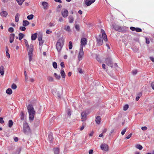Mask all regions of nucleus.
Here are the masks:
<instances>
[{
	"instance_id": "22",
	"label": "nucleus",
	"mask_w": 154,
	"mask_h": 154,
	"mask_svg": "<svg viewBox=\"0 0 154 154\" xmlns=\"http://www.w3.org/2000/svg\"><path fill=\"white\" fill-rule=\"evenodd\" d=\"M20 16V14L18 13H17L15 17V21L16 22H17L19 21Z\"/></svg>"
},
{
	"instance_id": "57",
	"label": "nucleus",
	"mask_w": 154,
	"mask_h": 154,
	"mask_svg": "<svg viewBox=\"0 0 154 154\" xmlns=\"http://www.w3.org/2000/svg\"><path fill=\"white\" fill-rule=\"evenodd\" d=\"M147 129V128L146 126H144L141 127V129L143 131H145Z\"/></svg>"
},
{
	"instance_id": "58",
	"label": "nucleus",
	"mask_w": 154,
	"mask_h": 154,
	"mask_svg": "<svg viewBox=\"0 0 154 154\" xmlns=\"http://www.w3.org/2000/svg\"><path fill=\"white\" fill-rule=\"evenodd\" d=\"M84 128H85V124H84V123H83L82 124V127L80 128V130L81 131L83 130L84 129Z\"/></svg>"
},
{
	"instance_id": "36",
	"label": "nucleus",
	"mask_w": 154,
	"mask_h": 154,
	"mask_svg": "<svg viewBox=\"0 0 154 154\" xmlns=\"http://www.w3.org/2000/svg\"><path fill=\"white\" fill-rule=\"evenodd\" d=\"M136 147L140 150H141L143 149L142 146L140 144H137L135 146Z\"/></svg>"
},
{
	"instance_id": "45",
	"label": "nucleus",
	"mask_w": 154,
	"mask_h": 154,
	"mask_svg": "<svg viewBox=\"0 0 154 154\" xmlns=\"http://www.w3.org/2000/svg\"><path fill=\"white\" fill-rule=\"evenodd\" d=\"M11 87L12 89H16V88H17V86L16 84H13L12 85Z\"/></svg>"
},
{
	"instance_id": "29",
	"label": "nucleus",
	"mask_w": 154,
	"mask_h": 154,
	"mask_svg": "<svg viewBox=\"0 0 154 154\" xmlns=\"http://www.w3.org/2000/svg\"><path fill=\"white\" fill-rule=\"evenodd\" d=\"M60 74L62 78H65L66 75L64 70H61L60 72Z\"/></svg>"
},
{
	"instance_id": "6",
	"label": "nucleus",
	"mask_w": 154,
	"mask_h": 154,
	"mask_svg": "<svg viewBox=\"0 0 154 154\" xmlns=\"http://www.w3.org/2000/svg\"><path fill=\"white\" fill-rule=\"evenodd\" d=\"M23 131L25 134H27L30 131V129L28 124L26 123L23 124Z\"/></svg>"
},
{
	"instance_id": "33",
	"label": "nucleus",
	"mask_w": 154,
	"mask_h": 154,
	"mask_svg": "<svg viewBox=\"0 0 154 154\" xmlns=\"http://www.w3.org/2000/svg\"><path fill=\"white\" fill-rule=\"evenodd\" d=\"M13 125V122L12 120H10L8 122V127L11 128Z\"/></svg>"
},
{
	"instance_id": "24",
	"label": "nucleus",
	"mask_w": 154,
	"mask_h": 154,
	"mask_svg": "<svg viewBox=\"0 0 154 154\" xmlns=\"http://www.w3.org/2000/svg\"><path fill=\"white\" fill-rule=\"evenodd\" d=\"M29 24V22L27 20H24L23 21V26H26Z\"/></svg>"
},
{
	"instance_id": "4",
	"label": "nucleus",
	"mask_w": 154,
	"mask_h": 154,
	"mask_svg": "<svg viewBox=\"0 0 154 154\" xmlns=\"http://www.w3.org/2000/svg\"><path fill=\"white\" fill-rule=\"evenodd\" d=\"M29 51L28 53L29 55V62L32 60V51L33 49V46L32 45H30L29 48Z\"/></svg>"
},
{
	"instance_id": "23",
	"label": "nucleus",
	"mask_w": 154,
	"mask_h": 154,
	"mask_svg": "<svg viewBox=\"0 0 154 154\" xmlns=\"http://www.w3.org/2000/svg\"><path fill=\"white\" fill-rule=\"evenodd\" d=\"M48 139L51 142H52L53 139V134L52 133H50L48 136Z\"/></svg>"
},
{
	"instance_id": "17",
	"label": "nucleus",
	"mask_w": 154,
	"mask_h": 154,
	"mask_svg": "<svg viewBox=\"0 0 154 154\" xmlns=\"http://www.w3.org/2000/svg\"><path fill=\"white\" fill-rule=\"evenodd\" d=\"M4 68L3 66H1L0 67V73L2 76H3L4 73Z\"/></svg>"
},
{
	"instance_id": "42",
	"label": "nucleus",
	"mask_w": 154,
	"mask_h": 154,
	"mask_svg": "<svg viewBox=\"0 0 154 154\" xmlns=\"http://www.w3.org/2000/svg\"><path fill=\"white\" fill-rule=\"evenodd\" d=\"M72 43L70 41L69 43V49H72Z\"/></svg>"
},
{
	"instance_id": "12",
	"label": "nucleus",
	"mask_w": 154,
	"mask_h": 154,
	"mask_svg": "<svg viewBox=\"0 0 154 154\" xmlns=\"http://www.w3.org/2000/svg\"><path fill=\"white\" fill-rule=\"evenodd\" d=\"M61 14L62 16L64 18L67 17L68 15V12L67 10L64 9V11H62Z\"/></svg>"
},
{
	"instance_id": "9",
	"label": "nucleus",
	"mask_w": 154,
	"mask_h": 154,
	"mask_svg": "<svg viewBox=\"0 0 154 154\" xmlns=\"http://www.w3.org/2000/svg\"><path fill=\"white\" fill-rule=\"evenodd\" d=\"M105 62L107 65L110 66L111 68L112 67L113 63L110 58H106L105 60Z\"/></svg>"
},
{
	"instance_id": "39",
	"label": "nucleus",
	"mask_w": 154,
	"mask_h": 154,
	"mask_svg": "<svg viewBox=\"0 0 154 154\" xmlns=\"http://www.w3.org/2000/svg\"><path fill=\"white\" fill-rule=\"evenodd\" d=\"M67 114L70 117V116L71 115L72 111L71 110L69 109H67Z\"/></svg>"
},
{
	"instance_id": "1",
	"label": "nucleus",
	"mask_w": 154,
	"mask_h": 154,
	"mask_svg": "<svg viewBox=\"0 0 154 154\" xmlns=\"http://www.w3.org/2000/svg\"><path fill=\"white\" fill-rule=\"evenodd\" d=\"M27 109L29 114V118L30 120H33L34 117L35 111L32 105L29 104L27 106Z\"/></svg>"
},
{
	"instance_id": "55",
	"label": "nucleus",
	"mask_w": 154,
	"mask_h": 154,
	"mask_svg": "<svg viewBox=\"0 0 154 154\" xmlns=\"http://www.w3.org/2000/svg\"><path fill=\"white\" fill-rule=\"evenodd\" d=\"M78 72L81 74H82L83 73V72L82 70V69L80 68H79L78 69Z\"/></svg>"
},
{
	"instance_id": "47",
	"label": "nucleus",
	"mask_w": 154,
	"mask_h": 154,
	"mask_svg": "<svg viewBox=\"0 0 154 154\" xmlns=\"http://www.w3.org/2000/svg\"><path fill=\"white\" fill-rule=\"evenodd\" d=\"M137 72V69L133 70L132 71V73L134 75L136 74Z\"/></svg>"
},
{
	"instance_id": "14",
	"label": "nucleus",
	"mask_w": 154,
	"mask_h": 154,
	"mask_svg": "<svg viewBox=\"0 0 154 154\" xmlns=\"http://www.w3.org/2000/svg\"><path fill=\"white\" fill-rule=\"evenodd\" d=\"M82 116V121H83L86 119L87 113L85 112L84 111L81 113Z\"/></svg>"
},
{
	"instance_id": "43",
	"label": "nucleus",
	"mask_w": 154,
	"mask_h": 154,
	"mask_svg": "<svg viewBox=\"0 0 154 154\" xmlns=\"http://www.w3.org/2000/svg\"><path fill=\"white\" fill-rule=\"evenodd\" d=\"M53 66L54 69H56L57 66V63L55 62H53Z\"/></svg>"
},
{
	"instance_id": "49",
	"label": "nucleus",
	"mask_w": 154,
	"mask_h": 154,
	"mask_svg": "<svg viewBox=\"0 0 154 154\" xmlns=\"http://www.w3.org/2000/svg\"><path fill=\"white\" fill-rule=\"evenodd\" d=\"M44 41L42 39L39 41V45H42L44 43Z\"/></svg>"
},
{
	"instance_id": "51",
	"label": "nucleus",
	"mask_w": 154,
	"mask_h": 154,
	"mask_svg": "<svg viewBox=\"0 0 154 154\" xmlns=\"http://www.w3.org/2000/svg\"><path fill=\"white\" fill-rule=\"evenodd\" d=\"M42 34L38 35V41L42 39Z\"/></svg>"
},
{
	"instance_id": "44",
	"label": "nucleus",
	"mask_w": 154,
	"mask_h": 154,
	"mask_svg": "<svg viewBox=\"0 0 154 154\" xmlns=\"http://www.w3.org/2000/svg\"><path fill=\"white\" fill-rule=\"evenodd\" d=\"M24 75L25 76V80L26 82L27 81L28 78V76L26 74V71H25L24 72Z\"/></svg>"
},
{
	"instance_id": "15",
	"label": "nucleus",
	"mask_w": 154,
	"mask_h": 154,
	"mask_svg": "<svg viewBox=\"0 0 154 154\" xmlns=\"http://www.w3.org/2000/svg\"><path fill=\"white\" fill-rule=\"evenodd\" d=\"M0 14L2 17H6L8 15V13L6 11H3L0 13Z\"/></svg>"
},
{
	"instance_id": "52",
	"label": "nucleus",
	"mask_w": 154,
	"mask_h": 154,
	"mask_svg": "<svg viewBox=\"0 0 154 154\" xmlns=\"http://www.w3.org/2000/svg\"><path fill=\"white\" fill-rule=\"evenodd\" d=\"M135 31L137 32H140L142 31V29L139 28H136Z\"/></svg>"
},
{
	"instance_id": "38",
	"label": "nucleus",
	"mask_w": 154,
	"mask_h": 154,
	"mask_svg": "<svg viewBox=\"0 0 154 154\" xmlns=\"http://www.w3.org/2000/svg\"><path fill=\"white\" fill-rule=\"evenodd\" d=\"M8 49L7 48L6 50V57L8 58H10V55L8 53Z\"/></svg>"
},
{
	"instance_id": "16",
	"label": "nucleus",
	"mask_w": 154,
	"mask_h": 154,
	"mask_svg": "<svg viewBox=\"0 0 154 154\" xmlns=\"http://www.w3.org/2000/svg\"><path fill=\"white\" fill-rule=\"evenodd\" d=\"M15 37V34L14 33L10 34V42L12 43L14 41Z\"/></svg>"
},
{
	"instance_id": "46",
	"label": "nucleus",
	"mask_w": 154,
	"mask_h": 154,
	"mask_svg": "<svg viewBox=\"0 0 154 154\" xmlns=\"http://www.w3.org/2000/svg\"><path fill=\"white\" fill-rule=\"evenodd\" d=\"M8 31L10 32H12L14 31V29L12 27H10L8 29Z\"/></svg>"
},
{
	"instance_id": "48",
	"label": "nucleus",
	"mask_w": 154,
	"mask_h": 154,
	"mask_svg": "<svg viewBox=\"0 0 154 154\" xmlns=\"http://www.w3.org/2000/svg\"><path fill=\"white\" fill-rule=\"evenodd\" d=\"M25 26H20V30H21L22 31H25L26 30V28H25Z\"/></svg>"
},
{
	"instance_id": "19",
	"label": "nucleus",
	"mask_w": 154,
	"mask_h": 154,
	"mask_svg": "<svg viewBox=\"0 0 154 154\" xmlns=\"http://www.w3.org/2000/svg\"><path fill=\"white\" fill-rule=\"evenodd\" d=\"M94 2H92L91 0H86L85 1V4L87 6H89Z\"/></svg>"
},
{
	"instance_id": "62",
	"label": "nucleus",
	"mask_w": 154,
	"mask_h": 154,
	"mask_svg": "<svg viewBox=\"0 0 154 154\" xmlns=\"http://www.w3.org/2000/svg\"><path fill=\"white\" fill-rule=\"evenodd\" d=\"M130 28L131 30L134 31L135 30L136 28L134 27H131Z\"/></svg>"
},
{
	"instance_id": "41",
	"label": "nucleus",
	"mask_w": 154,
	"mask_h": 154,
	"mask_svg": "<svg viewBox=\"0 0 154 154\" xmlns=\"http://www.w3.org/2000/svg\"><path fill=\"white\" fill-rule=\"evenodd\" d=\"M128 104H126L124 106L123 109L124 111H126L128 109Z\"/></svg>"
},
{
	"instance_id": "54",
	"label": "nucleus",
	"mask_w": 154,
	"mask_h": 154,
	"mask_svg": "<svg viewBox=\"0 0 154 154\" xmlns=\"http://www.w3.org/2000/svg\"><path fill=\"white\" fill-rule=\"evenodd\" d=\"M4 123V121L3 120V118L2 117H0V123L3 124Z\"/></svg>"
},
{
	"instance_id": "3",
	"label": "nucleus",
	"mask_w": 154,
	"mask_h": 154,
	"mask_svg": "<svg viewBox=\"0 0 154 154\" xmlns=\"http://www.w3.org/2000/svg\"><path fill=\"white\" fill-rule=\"evenodd\" d=\"M114 29L119 32H125L126 31V27L125 26H120L116 25H112Z\"/></svg>"
},
{
	"instance_id": "5",
	"label": "nucleus",
	"mask_w": 154,
	"mask_h": 154,
	"mask_svg": "<svg viewBox=\"0 0 154 154\" xmlns=\"http://www.w3.org/2000/svg\"><path fill=\"white\" fill-rule=\"evenodd\" d=\"M84 56V51L82 47L80 48L79 51V54L78 56V58L79 60H81Z\"/></svg>"
},
{
	"instance_id": "64",
	"label": "nucleus",
	"mask_w": 154,
	"mask_h": 154,
	"mask_svg": "<svg viewBox=\"0 0 154 154\" xmlns=\"http://www.w3.org/2000/svg\"><path fill=\"white\" fill-rule=\"evenodd\" d=\"M93 150L92 149H90L89 151V154H93Z\"/></svg>"
},
{
	"instance_id": "37",
	"label": "nucleus",
	"mask_w": 154,
	"mask_h": 154,
	"mask_svg": "<svg viewBox=\"0 0 154 154\" xmlns=\"http://www.w3.org/2000/svg\"><path fill=\"white\" fill-rule=\"evenodd\" d=\"M24 114L23 112H21L20 115V119L21 120H23L24 119Z\"/></svg>"
},
{
	"instance_id": "27",
	"label": "nucleus",
	"mask_w": 154,
	"mask_h": 154,
	"mask_svg": "<svg viewBox=\"0 0 154 154\" xmlns=\"http://www.w3.org/2000/svg\"><path fill=\"white\" fill-rule=\"evenodd\" d=\"M24 34L21 33H20L19 34V39L21 40L24 37Z\"/></svg>"
},
{
	"instance_id": "8",
	"label": "nucleus",
	"mask_w": 154,
	"mask_h": 154,
	"mask_svg": "<svg viewBox=\"0 0 154 154\" xmlns=\"http://www.w3.org/2000/svg\"><path fill=\"white\" fill-rule=\"evenodd\" d=\"M97 41V44L98 46H100L103 43L102 38L101 35H99L98 37L96 38Z\"/></svg>"
},
{
	"instance_id": "40",
	"label": "nucleus",
	"mask_w": 154,
	"mask_h": 154,
	"mask_svg": "<svg viewBox=\"0 0 154 154\" xmlns=\"http://www.w3.org/2000/svg\"><path fill=\"white\" fill-rule=\"evenodd\" d=\"M34 16L33 14H30L28 16L27 18L28 20H32Z\"/></svg>"
},
{
	"instance_id": "32",
	"label": "nucleus",
	"mask_w": 154,
	"mask_h": 154,
	"mask_svg": "<svg viewBox=\"0 0 154 154\" xmlns=\"http://www.w3.org/2000/svg\"><path fill=\"white\" fill-rule=\"evenodd\" d=\"M47 79L49 82H53L54 81V79L51 76H48L47 77Z\"/></svg>"
},
{
	"instance_id": "61",
	"label": "nucleus",
	"mask_w": 154,
	"mask_h": 154,
	"mask_svg": "<svg viewBox=\"0 0 154 154\" xmlns=\"http://www.w3.org/2000/svg\"><path fill=\"white\" fill-rule=\"evenodd\" d=\"M60 65L62 67H65L64 63L63 62H61L60 64Z\"/></svg>"
},
{
	"instance_id": "2",
	"label": "nucleus",
	"mask_w": 154,
	"mask_h": 154,
	"mask_svg": "<svg viewBox=\"0 0 154 154\" xmlns=\"http://www.w3.org/2000/svg\"><path fill=\"white\" fill-rule=\"evenodd\" d=\"M63 45V40L62 38L59 39L57 43L56 48L57 51L59 52L60 51Z\"/></svg>"
},
{
	"instance_id": "50",
	"label": "nucleus",
	"mask_w": 154,
	"mask_h": 154,
	"mask_svg": "<svg viewBox=\"0 0 154 154\" xmlns=\"http://www.w3.org/2000/svg\"><path fill=\"white\" fill-rule=\"evenodd\" d=\"M126 131V128L123 129L121 132V134L122 135H124Z\"/></svg>"
},
{
	"instance_id": "25",
	"label": "nucleus",
	"mask_w": 154,
	"mask_h": 154,
	"mask_svg": "<svg viewBox=\"0 0 154 154\" xmlns=\"http://www.w3.org/2000/svg\"><path fill=\"white\" fill-rule=\"evenodd\" d=\"M54 154H59V149L58 148H54Z\"/></svg>"
},
{
	"instance_id": "56",
	"label": "nucleus",
	"mask_w": 154,
	"mask_h": 154,
	"mask_svg": "<svg viewBox=\"0 0 154 154\" xmlns=\"http://www.w3.org/2000/svg\"><path fill=\"white\" fill-rule=\"evenodd\" d=\"M151 86L152 89L154 90V82H152L151 83Z\"/></svg>"
},
{
	"instance_id": "11",
	"label": "nucleus",
	"mask_w": 154,
	"mask_h": 154,
	"mask_svg": "<svg viewBox=\"0 0 154 154\" xmlns=\"http://www.w3.org/2000/svg\"><path fill=\"white\" fill-rule=\"evenodd\" d=\"M101 32L102 33V37L103 40L105 41H107V37L105 31L103 29H101Z\"/></svg>"
},
{
	"instance_id": "7",
	"label": "nucleus",
	"mask_w": 154,
	"mask_h": 154,
	"mask_svg": "<svg viewBox=\"0 0 154 154\" xmlns=\"http://www.w3.org/2000/svg\"><path fill=\"white\" fill-rule=\"evenodd\" d=\"M51 91L52 93L54 95L57 96L59 98H60L61 97V94L60 92L59 91H57V90L56 88L53 89Z\"/></svg>"
},
{
	"instance_id": "63",
	"label": "nucleus",
	"mask_w": 154,
	"mask_h": 154,
	"mask_svg": "<svg viewBox=\"0 0 154 154\" xmlns=\"http://www.w3.org/2000/svg\"><path fill=\"white\" fill-rule=\"evenodd\" d=\"M149 59L152 62H154V57H149Z\"/></svg>"
},
{
	"instance_id": "28",
	"label": "nucleus",
	"mask_w": 154,
	"mask_h": 154,
	"mask_svg": "<svg viewBox=\"0 0 154 154\" xmlns=\"http://www.w3.org/2000/svg\"><path fill=\"white\" fill-rule=\"evenodd\" d=\"M54 75L56 79L57 80H59L61 78V76L60 75H57L56 73H54Z\"/></svg>"
},
{
	"instance_id": "20",
	"label": "nucleus",
	"mask_w": 154,
	"mask_h": 154,
	"mask_svg": "<svg viewBox=\"0 0 154 154\" xmlns=\"http://www.w3.org/2000/svg\"><path fill=\"white\" fill-rule=\"evenodd\" d=\"M100 117L99 116L97 117L95 121L97 124H99L100 122Z\"/></svg>"
},
{
	"instance_id": "21",
	"label": "nucleus",
	"mask_w": 154,
	"mask_h": 154,
	"mask_svg": "<svg viewBox=\"0 0 154 154\" xmlns=\"http://www.w3.org/2000/svg\"><path fill=\"white\" fill-rule=\"evenodd\" d=\"M37 34L35 33L32 35H31V39L32 40H35L37 37Z\"/></svg>"
},
{
	"instance_id": "10",
	"label": "nucleus",
	"mask_w": 154,
	"mask_h": 154,
	"mask_svg": "<svg viewBox=\"0 0 154 154\" xmlns=\"http://www.w3.org/2000/svg\"><path fill=\"white\" fill-rule=\"evenodd\" d=\"M87 43V39L84 38H81V41L80 48L82 47L83 49V46H85L86 44Z\"/></svg>"
},
{
	"instance_id": "59",
	"label": "nucleus",
	"mask_w": 154,
	"mask_h": 154,
	"mask_svg": "<svg viewBox=\"0 0 154 154\" xmlns=\"http://www.w3.org/2000/svg\"><path fill=\"white\" fill-rule=\"evenodd\" d=\"M146 43L147 44H149V43H150V41H149V38H146Z\"/></svg>"
},
{
	"instance_id": "13",
	"label": "nucleus",
	"mask_w": 154,
	"mask_h": 154,
	"mask_svg": "<svg viewBox=\"0 0 154 154\" xmlns=\"http://www.w3.org/2000/svg\"><path fill=\"white\" fill-rule=\"evenodd\" d=\"M100 148L102 150L106 151L108 150V147L106 144H103L101 145Z\"/></svg>"
},
{
	"instance_id": "53",
	"label": "nucleus",
	"mask_w": 154,
	"mask_h": 154,
	"mask_svg": "<svg viewBox=\"0 0 154 154\" xmlns=\"http://www.w3.org/2000/svg\"><path fill=\"white\" fill-rule=\"evenodd\" d=\"M24 42L26 44V46H27V47L28 48V49H29V45L28 44V42L27 41V40H26V39H24Z\"/></svg>"
},
{
	"instance_id": "31",
	"label": "nucleus",
	"mask_w": 154,
	"mask_h": 154,
	"mask_svg": "<svg viewBox=\"0 0 154 154\" xmlns=\"http://www.w3.org/2000/svg\"><path fill=\"white\" fill-rule=\"evenodd\" d=\"M6 93L8 94H11L12 93V91L11 88H8L6 91Z\"/></svg>"
},
{
	"instance_id": "26",
	"label": "nucleus",
	"mask_w": 154,
	"mask_h": 154,
	"mask_svg": "<svg viewBox=\"0 0 154 154\" xmlns=\"http://www.w3.org/2000/svg\"><path fill=\"white\" fill-rule=\"evenodd\" d=\"M68 18L69 20V22L70 23H72L73 22L74 18L72 16H69L68 17Z\"/></svg>"
},
{
	"instance_id": "34",
	"label": "nucleus",
	"mask_w": 154,
	"mask_h": 154,
	"mask_svg": "<svg viewBox=\"0 0 154 154\" xmlns=\"http://www.w3.org/2000/svg\"><path fill=\"white\" fill-rule=\"evenodd\" d=\"M25 0H16V1L19 5H21Z\"/></svg>"
},
{
	"instance_id": "60",
	"label": "nucleus",
	"mask_w": 154,
	"mask_h": 154,
	"mask_svg": "<svg viewBox=\"0 0 154 154\" xmlns=\"http://www.w3.org/2000/svg\"><path fill=\"white\" fill-rule=\"evenodd\" d=\"M132 135V133H131L130 134L128 135V136L126 137V138L127 139H129L131 137Z\"/></svg>"
},
{
	"instance_id": "18",
	"label": "nucleus",
	"mask_w": 154,
	"mask_h": 154,
	"mask_svg": "<svg viewBox=\"0 0 154 154\" xmlns=\"http://www.w3.org/2000/svg\"><path fill=\"white\" fill-rule=\"evenodd\" d=\"M42 5L44 7V8L45 9H47L48 6V3L45 2H43L42 3Z\"/></svg>"
},
{
	"instance_id": "35",
	"label": "nucleus",
	"mask_w": 154,
	"mask_h": 154,
	"mask_svg": "<svg viewBox=\"0 0 154 154\" xmlns=\"http://www.w3.org/2000/svg\"><path fill=\"white\" fill-rule=\"evenodd\" d=\"M64 30L68 32H70L71 31L70 26H65L64 28Z\"/></svg>"
},
{
	"instance_id": "30",
	"label": "nucleus",
	"mask_w": 154,
	"mask_h": 154,
	"mask_svg": "<svg viewBox=\"0 0 154 154\" xmlns=\"http://www.w3.org/2000/svg\"><path fill=\"white\" fill-rule=\"evenodd\" d=\"M21 148H19L16 151L13 152L12 154H20V152L21 151Z\"/></svg>"
}]
</instances>
